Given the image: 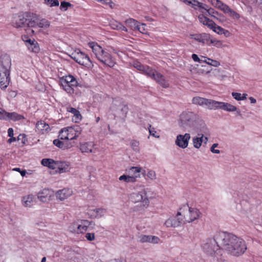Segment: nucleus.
<instances>
[{
  "mask_svg": "<svg viewBox=\"0 0 262 262\" xmlns=\"http://www.w3.org/2000/svg\"><path fill=\"white\" fill-rule=\"evenodd\" d=\"M130 171H131L134 174H135L136 173L140 172L141 171V168L139 167H132L130 168Z\"/></svg>",
  "mask_w": 262,
  "mask_h": 262,
  "instance_id": "052dcab7",
  "label": "nucleus"
},
{
  "mask_svg": "<svg viewBox=\"0 0 262 262\" xmlns=\"http://www.w3.org/2000/svg\"><path fill=\"white\" fill-rule=\"evenodd\" d=\"M10 73L0 72V87L2 89L4 90L8 87L10 81Z\"/></svg>",
  "mask_w": 262,
  "mask_h": 262,
  "instance_id": "f8f14e48",
  "label": "nucleus"
},
{
  "mask_svg": "<svg viewBox=\"0 0 262 262\" xmlns=\"http://www.w3.org/2000/svg\"><path fill=\"white\" fill-rule=\"evenodd\" d=\"M188 4H191L193 7L194 6H198L200 8L201 12L203 13H204V11L203 10V9L205 8V6H207L206 5L201 3L198 2L197 0L189 1Z\"/></svg>",
  "mask_w": 262,
  "mask_h": 262,
  "instance_id": "c9c22d12",
  "label": "nucleus"
},
{
  "mask_svg": "<svg viewBox=\"0 0 262 262\" xmlns=\"http://www.w3.org/2000/svg\"><path fill=\"white\" fill-rule=\"evenodd\" d=\"M72 191L70 189L64 188L58 191L56 197L60 200H63L72 195Z\"/></svg>",
  "mask_w": 262,
  "mask_h": 262,
  "instance_id": "6ab92c4d",
  "label": "nucleus"
},
{
  "mask_svg": "<svg viewBox=\"0 0 262 262\" xmlns=\"http://www.w3.org/2000/svg\"><path fill=\"white\" fill-rule=\"evenodd\" d=\"M72 127L73 129H74V130H75V135H76V138L78 137L79 135L81 134V128L78 126H75Z\"/></svg>",
  "mask_w": 262,
  "mask_h": 262,
  "instance_id": "680f3d73",
  "label": "nucleus"
},
{
  "mask_svg": "<svg viewBox=\"0 0 262 262\" xmlns=\"http://www.w3.org/2000/svg\"><path fill=\"white\" fill-rule=\"evenodd\" d=\"M41 164L45 166H47L52 169H55L57 168V161H54L51 159H43L41 160Z\"/></svg>",
  "mask_w": 262,
  "mask_h": 262,
  "instance_id": "bb28decb",
  "label": "nucleus"
},
{
  "mask_svg": "<svg viewBox=\"0 0 262 262\" xmlns=\"http://www.w3.org/2000/svg\"><path fill=\"white\" fill-rule=\"evenodd\" d=\"M204 252L217 261H222L221 250L231 255L238 257L243 255L247 249L245 241L236 235L220 232L213 238H208L202 245Z\"/></svg>",
  "mask_w": 262,
  "mask_h": 262,
  "instance_id": "f257e3e1",
  "label": "nucleus"
},
{
  "mask_svg": "<svg viewBox=\"0 0 262 262\" xmlns=\"http://www.w3.org/2000/svg\"><path fill=\"white\" fill-rule=\"evenodd\" d=\"M113 110L120 117L124 119L128 111V107L126 104L121 102L117 100H114L113 103Z\"/></svg>",
  "mask_w": 262,
  "mask_h": 262,
  "instance_id": "0eeeda50",
  "label": "nucleus"
},
{
  "mask_svg": "<svg viewBox=\"0 0 262 262\" xmlns=\"http://www.w3.org/2000/svg\"><path fill=\"white\" fill-rule=\"evenodd\" d=\"M71 4L69 2H62L60 4V9H63L64 11H66L69 7H71Z\"/></svg>",
  "mask_w": 262,
  "mask_h": 262,
  "instance_id": "5fc2aeb1",
  "label": "nucleus"
},
{
  "mask_svg": "<svg viewBox=\"0 0 262 262\" xmlns=\"http://www.w3.org/2000/svg\"><path fill=\"white\" fill-rule=\"evenodd\" d=\"M217 110H222L227 112H232L237 111V107L230 103L218 102Z\"/></svg>",
  "mask_w": 262,
  "mask_h": 262,
  "instance_id": "dca6fc26",
  "label": "nucleus"
},
{
  "mask_svg": "<svg viewBox=\"0 0 262 262\" xmlns=\"http://www.w3.org/2000/svg\"><path fill=\"white\" fill-rule=\"evenodd\" d=\"M85 237L88 241H92L95 239V234L93 233H87Z\"/></svg>",
  "mask_w": 262,
  "mask_h": 262,
  "instance_id": "13d9d810",
  "label": "nucleus"
},
{
  "mask_svg": "<svg viewBox=\"0 0 262 262\" xmlns=\"http://www.w3.org/2000/svg\"><path fill=\"white\" fill-rule=\"evenodd\" d=\"M67 132L68 135V140H72L76 138V135H75V131L72 127H67Z\"/></svg>",
  "mask_w": 262,
  "mask_h": 262,
  "instance_id": "58836bf2",
  "label": "nucleus"
},
{
  "mask_svg": "<svg viewBox=\"0 0 262 262\" xmlns=\"http://www.w3.org/2000/svg\"><path fill=\"white\" fill-rule=\"evenodd\" d=\"M8 120H11L14 121H18L24 118V117L22 115H19L15 112L8 113Z\"/></svg>",
  "mask_w": 262,
  "mask_h": 262,
  "instance_id": "f704fd0d",
  "label": "nucleus"
},
{
  "mask_svg": "<svg viewBox=\"0 0 262 262\" xmlns=\"http://www.w3.org/2000/svg\"><path fill=\"white\" fill-rule=\"evenodd\" d=\"M139 242L141 243H149L151 244H158L160 238L156 236L146 235L141 234L138 236Z\"/></svg>",
  "mask_w": 262,
  "mask_h": 262,
  "instance_id": "ddd939ff",
  "label": "nucleus"
},
{
  "mask_svg": "<svg viewBox=\"0 0 262 262\" xmlns=\"http://www.w3.org/2000/svg\"><path fill=\"white\" fill-rule=\"evenodd\" d=\"M220 9L224 13H228L231 9L227 5L223 4Z\"/></svg>",
  "mask_w": 262,
  "mask_h": 262,
  "instance_id": "4d7b16f0",
  "label": "nucleus"
},
{
  "mask_svg": "<svg viewBox=\"0 0 262 262\" xmlns=\"http://www.w3.org/2000/svg\"><path fill=\"white\" fill-rule=\"evenodd\" d=\"M210 29H212L214 32L217 33L219 34H222L223 33L222 31H224V29L220 26H216L215 23V25L213 26V28H210Z\"/></svg>",
  "mask_w": 262,
  "mask_h": 262,
  "instance_id": "de8ad7c7",
  "label": "nucleus"
},
{
  "mask_svg": "<svg viewBox=\"0 0 262 262\" xmlns=\"http://www.w3.org/2000/svg\"><path fill=\"white\" fill-rule=\"evenodd\" d=\"M50 196V191L48 189H43L41 192H39L38 195V198L41 201H45V199Z\"/></svg>",
  "mask_w": 262,
  "mask_h": 262,
  "instance_id": "72a5a7b5",
  "label": "nucleus"
},
{
  "mask_svg": "<svg viewBox=\"0 0 262 262\" xmlns=\"http://www.w3.org/2000/svg\"><path fill=\"white\" fill-rule=\"evenodd\" d=\"M141 190L138 192H133L130 194L129 199L132 202L136 203L140 202L142 205L147 207L149 204V200L147 196V192L143 185L139 186Z\"/></svg>",
  "mask_w": 262,
  "mask_h": 262,
  "instance_id": "423d86ee",
  "label": "nucleus"
},
{
  "mask_svg": "<svg viewBox=\"0 0 262 262\" xmlns=\"http://www.w3.org/2000/svg\"><path fill=\"white\" fill-rule=\"evenodd\" d=\"M34 20L33 18V15H30L28 13L19 14L15 15L13 17L12 25L17 28H22L25 30H28L29 33H34V31L29 29L30 28H34Z\"/></svg>",
  "mask_w": 262,
  "mask_h": 262,
  "instance_id": "20e7f679",
  "label": "nucleus"
},
{
  "mask_svg": "<svg viewBox=\"0 0 262 262\" xmlns=\"http://www.w3.org/2000/svg\"><path fill=\"white\" fill-rule=\"evenodd\" d=\"M36 128L38 130H47L49 128V125L47 124L44 121H38L36 124Z\"/></svg>",
  "mask_w": 262,
  "mask_h": 262,
  "instance_id": "473e14b6",
  "label": "nucleus"
},
{
  "mask_svg": "<svg viewBox=\"0 0 262 262\" xmlns=\"http://www.w3.org/2000/svg\"><path fill=\"white\" fill-rule=\"evenodd\" d=\"M183 221V219L180 217H171L167 219L164 225L167 227H173L176 228L177 227H179L181 225L182 222Z\"/></svg>",
  "mask_w": 262,
  "mask_h": 262,
  "instance_id": "2eb2a0df",
  "label": "nucleus"
},
{
  "mask_svg": "<svg viewBox=\"0 0 262 262\" xmlns=\"http://www.w3.org/2000/svg\"><path fill=\"white\" fill-rule=\"evenodd\" d=\"M22 39L23 41L26 42V44L29 43L30 41H32V39L29 38L27 35H23Z\"/></svg>",
  "mask_w": 262,
  "mask_h": 262,
  "instance_id": "774afa93",
  "label": "nucleus"
},
{
  "mask_svg": "<svg viewBox=\"0 0 262 262\" xmlns=\"http://www.w3.org/2000/svg\"><path fill=\"white\" fill-rule=\"evenodd\" d=\"M125 23L132 29H137L139 23L133 18H129L125 20Z\"/></svg>",
  "mask_w": 262,
  "mask_h": 262,
  "instance_id": "4c0bfd02",
  "label": "nucleus"
},
{
  "mask_svg": "<svg viewBox=\"0 0 262 262\" xmlns=\"http://www.w3.org/2000/svg\"><path fill=\"white\" fill-rule=\"evenodd\" d=\"M139 177V174L136 176H129L128 175L123 174L119 177V180L120 181H124L126 183H135L137 181V178Z\"/></svg>",
  "mask_w": 262,
  "mask_h": 262,
  "instance_id": "c756f323",
  "label": "nucleus"
},
{
  "mask_svg": "<svg viewBox=\"0 0 262 262\" xmlns=\"http://www.w3.org/2000/svg\"><path fill=\"white\" fill-rule=\"evenodd\" d=\"M78 222L72 223L69 227V230L71 232L78 234Z\"/></svg>",
  "mask_w": 262,
  "mask_h": 262,
  "instance_id": "79ce46f5",
  "label": "nucleus"
},
{
  "mask_svg": "<svg viewBox=\"0 0 262 262\" xmlns=\"http://www.w3.org/2000/svg\"><path fill=\"white\" fill-rule=\"evenodd\" d=\"M209 43L210 45H213V46H216L217 48L221 47L222 45V42L221 41L216 40L215 38L211 39L210 37Z\"/></svg>",
  "mask_w": 262,
  "mask_h": 262,
  "instance_id": "a18cd8bd",
  "label": "nucleus"
},
{
  "mask_svg": "<svg viewBox=\"0 0 262 262\" xmlns=\"http://www.w3.org/2000/svg\"><path fill=\"white\" fill-rule=\"evenodd\" d=\"M65 149H69L74 146V142H69V140H64Z\"/></svg>",
  "mask_w": 262,
  "mask_h": 262,
  "instance_id": "bf43d9fd",
  "label": "nucleus"
},
{
  "mask_svg": "<svg viewBox=\"0 0 262 262\" xmlns=\"http://www.w3.org/2000/svg\"><path fill=\"white\" fill-rule=\"evenodd\" d=\"M17 140H21V142L23 143H25L26 141H27L26 136L24 134H23V135L20 134L17 137Z\"/></svg>",
  "mask_w": 262,
  "mask_h": 262,
  "instance_id": "69168bd1",
  "label": "nucleus"
},
{
  "mask_svg": "<svg viewBox=\"0 0 262 262\" xmlns=\"http://www.w3.org/2000/svg\"><path fill=\"white\" fill-rule=\"evenodd\" d=\"M23 205L25 207H31L34 204L35 197L32 194L24 196L21 200Z\"/></svg>",
  "mask_w": 262,
  "mask_h": 262,
  "instance_id": "f3484780",
  "label": "nucleus"
},
{
  "mask_svg": "<svg viewBox=\"0 0 262 262\" xmlns=\"http://www.w3.org/2000/svg\"><path fill=\"white\" fill-rule=\"evenodd\" d=\"M8 113L6 112L4 110L0 108V119L8 120Z\"/></svg>",
  "mask_w": 262,
  "mask_h": 262,
  "instance_id": "09e8293b",
  "label": "nucleus"
},
{
  "mask_svg": "<svg viewBox=\"0 0 262 262\" xmlns=\"http://www.w3.org/2000/svg\"><path fill=\"white\" fill-rule=\"evenodd\" d=\"M230 15V16L233 17L235 18H239V15L236 12H235L234 11L230 9V11L228 13Z\"/></svg>",
  "mask_w": 262,
  "mask_h": 262,
  "instance_id": "0e129e2a",
  "label": "nucleus"
},
{
  "mask_svg": "<svg viewBox=\"0 0 262 262\" xmlns=\"http://www.w3.org/2000/svg\"><path fill=\"white\" fill-rule=\"evenodd\" d=\"M44 3L50 7L59 6V2L58 0H44Z\"/></svg>",
  "mask_w": 262,
  "mask_h": 262,
  "instance_id": "c03bdc74",
  "label": "nucleus"
},
{
  "mask_svg": "<svg viewBox=\"0 0 262 262\" xmlns=\"http://www.w3.org/2000/svg\"><path fill=\"white\" fill-rule=\"evenodd\" d=\"M78 82L76 80V79L74 77V79L72 80V81L70 83V85L72 88L76 87L78 85Z\"/></svg>",
  "mask_w": 262,
  "mask_h": 262,
  "instance_id": "338daca9",
  "label": "nucleus"
},
{
  "mask_svg": "<svg viewBox=\"0 0 262 262\" xmlns=\"http://www.w3.org/2000/svg\"><path fill=\"white\" fill-rule=\"evenodd\" d=\"M11 67V60L7 54L2 55L0 57V72H9Z\"/></svg>",
  "mask_w": 262,
  "mask_h": 262,
  "instance_id": "9d476101",
  "label": "nucleus"
},
{
  "mask_svg": "<svg viewBox=\"0 0 262 262\" xmlns=\"http://www.w3.org/2000/svg\"><path fill=\"white\" fill-rule=\"evenodd\" d=\"M59 137L61 140H68V135L67 132V128H64L59 132Z\"/></svg>",
  "mask_w": 262,
  "mask_h": 262,
  "instance_id": "a19ab883",
  "label": "nucleus"
},
{
  "mask_svg": "<svg viewBox=\"0 0 262 262\" xmlns=\"http://www.w3.org/2000/svg\"><path fill=\"white\" fill-rule=\"evenodd\" d=\"M90 225V222L88 220H80L78 221V234L82 233L85 232L89 226Z\"/></svg>",
  "mask_w": 262,
  "mask_h": 262,
  "instance_id": "5701e85b",
  "label": "nucleus"
},
{
  "mask_svg": "<svg viewBox=\"0 0 262 262\" xmlns=\"http://www.w3.org/2000/svg\"><path fill=\"white\" fill-rule=\"evenodd\" d=\"M53 144L57 147L62 149H65V145L64 141H61L59 139H55L53 141Z\"/></svg>",
  "mask_w": 262,
  "mask_h": 262,
  "instance_id": "37998d69",
  "label": "nucleus"
},
{
  "mask_svg": "<svg viewBox=\"0 0 262 262\" xmlns=\"http://www.w3.org/2000/svg\"><path fill=\"white\" fill-rule=\"evenodd\" d=\"M207 64L209 65H211L214 67H217L220 65V63L215 60H213L210 58H208Z\"/></svg>",
  "mask_w": 262,
  "mask_h": 262,
  "instance_id": "8fccbe9b",
  "label": "nucleus"
},
{
  "mask_svg": "<svg viewBox=\"0 0 262 262\" xmlns=\"http://www.w3.org/2000/svg\"><path fill=\"white\" fill-rule=\"evenodd\" d=\"M218 102L219 101L205 98L203 106H202V107H205L207 109L210 110H217Z\"/></svg>",
  "mask_w": 262,
  "mask_h": 262,
  "instance_id": "aec40b11",
  "label": "nucleus"
},
{
  "mask_svg": "<svg viewBox=\"0 0 262 262\" xmlns=\"http://www.w3.org/2000/svg\"><path fill=\"white\" fill-rule=\"evenodd\" d=\"M199 137H194L193 138V146L196 148H199L203 142L204 135L203 134H198Z\"/></svg>",
  "mask_w": 262,
  "mask_h": 262,
  "instance_id": "2f4dec72",
  "label": "nucleus"
},
{
  "mask_svg": "<svg viewBox=\"0 0 262 262\" xmlns=\"http://www.w3.org/2000/svg\"><path fill=\"white\" fill-rule=\"evenodd\" d=\"M190 139V135L188 133L185 135H179L177 137L175 141L176 144L182 148H185L188 146L189 140Z\"/></svg>",
  "mask_w": 262,
  "mask_h": 262,
  "instance_id": "9b49d317",
  "label": "nucleus"
},
{
  "mask_svg": "<svg viewBox=\"0 0 262 262\" xmlns=\"http://www.w3.org/2000/svg\"><path fill=\"white\" fill-rule=\"evenodd\" d=\"M180 126L185 129H201L205 126L203 120L192 112H184L180 116Z\"/></svg>",
  "mask_w": 262,
  "mask_h": 262,
  "instance_id": "f03ea898",
  "label": "nucleus"
},
{
  "mask_svg": "<svg viewBox=\"0 0 262 262\" xmlns=\"http://www.w3.org/2000/svg\"><path fill=\"white\" fill-rule=\"evenodd\" d=\"M110 26L113 29L127 32V29L121 23L114 20L111 22Z\"/></svg>",
  "mask_w": 262,
  "mask_h": 262,
  "instance_id": "c85d7f7f",
  "label": "nucleus"
},
{
  "mask_svg": "<svg viewBox=\"0 0 262 262\" xmlns=\"http://www.w3.org/2000/svg\"><path fill=\"white\" fill-rule=\"evenodd\" d=\"M71 57L77 63L88 68H93V64L90 57L79 49L75 50L71 55Z\"/></svg>",
  "mask_w": 262,
  "mask_h": 262,
  "instance_id": "39448f33",
  "label": "nucleus"
},
{
  "mask_svg": "<svg viewBox=\"0 0 262 262\" xmlns=\"http://www.w3.org/2000/svg\"><path fill=\"white\" fill-rule=\"evenodd\" d=\"M203 10L208 13V14L211 17H214V18H216L217 19L220 20H223V19L222 18V15L221 14H219L217 11L214 10V9L212 8H209V7L207 5V6H205V8L203 9Z\"/></svg>",
  "mask_w": 262,
  "mask_h": 262,
  "instance_id": "4be33fe9",
  "label": "nucleus"
},
{
  "mask_svg": "<svg viewBox=\"0 0 262 262\" xmlns=\"http://www.w3.org/2000/svg\"><path fill=\"white\" fill-rule=\"evenodd\" d=\"M67 111L74 115L72 119L73 121H74L75 122H78L81 120L82 116L80 112L76 108L72 107H68L67 108Z\"/></svg>",
  "mask_w": 262,
  "mask_h": 262,
  "instance_id": "a878e982",
  "label": "nucleus"
},
{
  "mask_svg": "<svg viewBox=\"0 0 262 262\" xmlns=\"http://www.w3.org/2000/svg\"><path fill=\"white\" fill-rule=\"evenodd\" d=\"M205 98L201 97L199 96L194 97L192 99V103L195 105H198L201 106H203L204 101Z\"/></svg>",
  "mask_w": 262,
  "mask_h": 262,
  "instance_id": "e433bc0d",
  "label": "nucleus"
},
{
  "mask_svg": "<svg viewBox=\"0 0 262 262\" xmlns=\"http://www.w3.org/2000/svg\"><path fill=\"white\" fill-rule=\"evenodd\" d=\"M149 77L154 79L158 84L160 85L163 88H167L169 86L168 81L161 73L153 69L152 72L148 73Z\"/></svg>",
  "mask_w": 262,
  "mask_h": 262,
  "instance_id": "1a4fd4ad",
  "label": "nucleus"
},
{
  "mask_svg": "<svg viewBox=\"0 0 262 262\" xmlns=\"http://www.w3.org/2000/svg\"><path fill=\"white\" fill-rule=\"evenodd\" d=\"M223 3L220 0H213L212 1L211 4L214 6V7L220 9L221 7L223 6Z\"/></svg>",
  "mask_w": 262,
  "mask_h": 262,
  "instance_id": "6e6d98bb",
  "label": "nucleus"
},
{
  "mask_svg": "<svg viewBox=\"0 0 262 262\" xmlns=\"http://www.w3.org/2000/svg\"><path fill=\"white\" fill-rule=\"evenodd\" d=\"M33 18L35 23L34 27L37 26L41 28H48L49 27L50 24L48 20L42 19L39 22H38L37 18L35 15H33Z\"/></svg>",
  "mask_w": 262,
  "mask_h": 262,
  "instance_id": "393cba45",
  "label": "nucleus"
},
{
  "mask_svg": "<svg viewBox=\"0 0 262 262\" xmlns=\"http://www.w3.org/2000/svg\"><path fill=\"white\" fill-rule=\"evenodd\" d=\"M57 168L60 173L66 172L69 171V164L64 161H57Z\"/></svg>",
  "mask_w": 262,
  "mask_h": 262,
  "instance_id": "cd10ccee",
  "label": "nucleus"
},
{
  "mask_svg": "<svg viewBox=\"0 0 262 262\" xmlns=\"http://www.w3.org/2000/svg\"><path fill=\"white\" fill-rule=\"evenodd\" d=\"M188 208V212L184 215L186 222L191 223L200 218L201 213L199 209L195 208L189 207L188 206L186 205L184 206L183 208L180 209V210L187 209Z\"/></svg>",
  "mask_w": 262,
  "mask_h": 262,
  "instance_id": "6e6552de",
  "label": "nucleus"
},
{
  "mask_svg": "<svg viewBox=\"0 0 262 262\" xmlns=\"http://www.w3.org/2000/svg\"><path fill=\"white\" fill-rule=\"evenodd\" d=\"M28 49L32 52L38 53L39 51V47L37 42L33 39L32 41L26 44Z\"/></svg>",
  "mask_w": 262,
  "mask_h": 262,
  "instance_id": "7c9ffc66",
  "label": "nucleus"
},
{
  "mask_svg": "<svg viewBox=\"0 0 262 262\" xmlns=\"http://www.w3.org/2000/svg\"><path fill=\"white\" fill-rule=\"evenodd\" d=\"M147 177L148 178L151 180H155L156 179V174L155 171L150 170L147 173Z\"/></svg>",
  "mask_w": 262,
  "mask_h": 262,
  "instance_id": "3c124183",
  "label": "nucleus"
},
{
  "mask_svg": "<svg viewBox=\"0 0 262 262\" xmlns=\"http://www.w3.org/2000/svg\"><path fill=\"white\" fill-rule=\"evenodd\" d=\"M89 46L92 49L97 59L101 63L111 68L114 66L116 63L115 59L101 47L94 42H90Z\"/></svg>",
  "mask_w": 262,
  "mask_h": 262,
  "instance_id": "7ed1b4c3",
  "label": "nucleus"
},
{
  "mask_svg": "<svg viewBox=\"0 0 262 262\" xmlns=\"http://www.w3.org/2000/svg\"><path fill=\"white\" fill-rule=\"evenodd\" d=\"M232 95L235 100H238V101L241 100V93L233 92V93H232Z\"/></svg>",
  "mask_w": 262,
  "mask_h": 262,
  "instance_id": "e2e57ef3",
  "label": "nucleus"
},
{
  "mask_svg": "<svg viewBox=\"0 0 262 262\" xmlns=\"http://www.w3.org/2000/svg\"><path fill=\"white\" fill-rule=\"evenodd\" d=\"M94 146V144L93 142H85L80 144V149L82 152H95V151H93Z\"/></svg>",
  "mask_w": 262,
  "mask_h": 262,
  "instance_id": "412c9836",
  "label": "nucleus"
},
{
  "mask_svg": "<svg viewBox=\"0 0 262 262\" xmlns=\"http://www.w3.org/2000/svg\"><path fill=\"white\" fill-rule=\"evenodd\" d=\"M130 146L135 151H139V142L136 140H133L130 142Z\"/></svg>",
  "mask_w": 262,
  "mask_h": 262,
  "instance_id": "49530a36",
  "label": "nucleus"
},
{
  "mask_svg": "<svg viewBox=\"0 0 262 262\" xmlns=\"http://www.w3.org/2000/svg\"><path fill=\"white\" fill-rule=\"evenodd\" d=\"M134 67L136 68L138 70L142 71L143 74L148 77L149 74L148 73H150L153 70L151 68L147 66H144L139 62H135L134 63Z\"/></svg>",
  "mask_w": 262,
  "mask_h": 262,
  "instance_id": "a211bd4d",
  "label": "nucleus"
},
{
  "mask_svg": "<svg viewBox=\"0 0 262 262\" xmlns=\"http://www.w3.org/2000/svg\"><path fill=\"white\" fill-rule=\"evenodd\" d=\"M200 21L204 25L207 26L209 29L212 28L215 25V23L211 19H210L203 14H200L198 16Z\"/></svg>",
  "mask_w": 262,
  "mask_h": 262,
  "instance_id": "b1692460",
  "label": "nucleus"
},
{
  "mask_svg": "<svg viewBox=\"0 0 262 262\" xmlns=\"http://www.w3.org/2000/svg\"><path fill=\"white\" fill-rule=\"evenodd\" d=\"M74 77L71 75L66 76L64 79H61V82H66L69 84L74 79Z\"/></svg>",
  "mask_w": 262,
  "mask_h": 262,
  "instance_id": "603ef678",
  "label": "nucleus"
},
{
  "mask_svg": "<svg viewBox=\"0 0 262 262\" xmlns=\"http://www.w3.org/2000/svg\"><path fill=\"white\" fill-rule=\"evenodd\" d=\"M191 38L195 40L201 42L203 44H207L210 45V35L206 33L198 34H191L190 35Z\"/></svg>",
  "mask_w": 262,
  "mask_h": 262,
  "instance_id": "4468645a",
  "label": "nucleus"
},
{
  "mask_svg": "<svg viewBox=\"0 0 262 262\" xmlns=\"http://www.w3.org/2000/svg\"><path fill=\"white\" fill-rule=\"evenodd\" d=\"M137 30L143 34H146V25L145 24H142L140 25L138 24V27H137Z\"/></svg>",
  "mask_w": 262,
  "mask_h": 262,
  "instance_id": "864d4df0",
  "label": "nucleus"
},
{
  "mask_svg": "<svg viewBox=\"0 0 262 262\" xmlns=\"http://www.w3.org/2000/svg\"><path fill=\"white\" fill-rule=\"evenodd\" d=\"M61 84L63 90L65 91H66L68 93L71 94L74 93V88L71 87L70 83L69 84L66 82H61Z\"/></svg>",
  "mask_w": 262,
  "mask_h": 262,
  "instance_id": "ea45409f",
  "label": "nucleus"
}]
</instances>
